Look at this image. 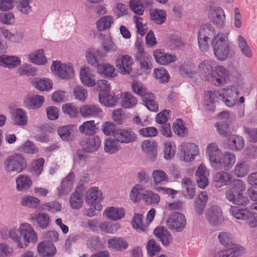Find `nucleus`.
I'll list each match as a JSON object with an SVG mask.
<instances>
[{
    "mask_svg": "<svg viewBox=\"0 0 257 257\" xmlns=\"http://www.w3.org/2000/svg\"><path fill=\"white\" fill-rule=\"evenodd\" d=\"M238 91L235 86L223 88L220 92L217 90H208L204 96L205 110L214 111L215 109L214 104L220 97L227 106L232 107L238 99Z\"/></svg>",
    "mask_w": 257,
    "mask_h": 257,
    "instance_id": "f257e3e1",
    "label": "nucleus"
},
{
    "mask_svg": "<svg viewBox=\"0 0 257 257\" xmlns=\"http://www.w3.org/2000/svg\"><path fill=\"white\" fill-rule=\"evenodd\" d=\"M206 154L209 158L212 167L216 170L223 169L229 170L235 162L236 157L234 153L225 152L222 154L216 143L208 145Z\"/></svg>",
    "mask_w": 257,
    "mask_h": 257,
    "instance_id": "f03ea898",
    "label": "nucleus"
},
{
    "mask_svg": "<svg viewBox=\"0 0 257 257\" xmlns=\"http://www.w3.org/2000/svg\"><path fill=\"white\" fill-rule=\"evenodd\" d=\"M246 188L245 184L241 180L233 181L232 187L226 191V198L236 205L245 206L249 203L248 199L242 195Z\"/></svg>",
    "mask_w": 257,
    "mask_h": 257,
    "instance_id": "7ed1b4c3",
    "label": "nucleus"
},
{
    "mask_svg": "<svg viewBox=\"0 0 257 257\" xmlns=\"http://www.w3.org/2000/svg\"><path fill=\"white\" fill-rule=\"evenodd\" d=\"M212 45L214 54L216 59L220 61L225 60L230 51V45L225 40L224 34L218 33L216 36H214Z\"/></svg>",
    "mask_w": 257,
    "mask_h": 257,
    "instance_id": "20e7f679",
    "label": "nucleus"
},
{
    "mask_svg": "<svg viewBox=\"0 0 257 257\" xmlns=\"http://www.w3.org/2000/svg\"><path fill=\"white\" fill-rule=\"evenodd\" d=\"M27 167L26 160L19 153H15L8 156L4 161V168L6 171L19 174Z\"/></svg>",
    "mask_w": 257,
    "mask_h": 257,
    "instance_id": "39448f33",
    "label": "nucleus"
},
{
    "mask_svg": "<svg viewBox=\"0 0 257 257\" xmlns=\"http://www.w3.org/2000/svg\"><path fill=\"white\" fill-rule=\"evenodd\" d=\"M81 150H77V156L79 160H85V153H93L96 152L100 147L101 141L99 138L96 136L82 139L80 141Z\"/></svg>",
    "mask_w": 257,
    "mask_h": 257,
    "instance_id": "423d86ee",
    "label": "nucleus"
},
{
    "mask_svg": "<svg viewBox=\"0 0 257 257\" xmlns=\"http://www.w3.org/2000/svg\"><path fill=\"white\" fill-rule=\"evenodd\" d=\"M107 136L112 135L116 141L120 143H130L137 139L136 134L132 130H102Z\"/></svg>",
    "mask_w": 257,
    "mask_h": 257,
    "instance_id": "0eeeda50",
    "label": "nucleus"
},
{
    "mask_svg": "<svg viewBox=\"0 0 257 257\" xmlns=\"http://www.w3.org/2000/svg\"><path fill=\"white\" fill-rule=\"evenodd\" d=\"M52 72L62 79H67L73 76L74 69L71 64H66L59 61H53L51 67Z\"/></svg>",
    "mask_w": 257,
    "mask_h": 257,
    "instance_id": "6e6552de",
    "label": "nucleus"
},
{
    "mask_svg": "<svg viewBox=\"0 0 257 257\" xmlns=\"http://www.w3.org/2000/svg\"><path fill=\"white\" fill-rule=\"evenodd\" d=\"M85 199L86 203L91 206L94 205L97 210L102 209V207L99 202L103 200L102 193L98 187L90 188L86 193Z\"/></svg>",
    "mask_w": 257,
    "mask_h": 257,
    "instance_id": "1a4fd4ad",
    "label": "nucleus"
},
{
    "mask_svg": "<svg viewBox=\"0 0 257 257\" xmlns=\"http://www.w3.org/2000/svg\"><path fill=\"white\" fill-rule=\"evenodd\" d=\"M167 223L170 229L181 232L186 225L185 216L181 213L173 212L168 219Z\"/></svg>",
    "mask_w": 257,
    "mask_h": 257,
    "instance_id": "9d476101",
    "label": "nucleus"
},
{
    "mask_svg": "<svg viewBox=\"0 0 257 257\" xmlns=\"http://www.w3.org/2000/svg\"><path fill=\"white\" fill-rule=\"evenodd\" d=\"M136 62L139 64L142 72L147 73L152 67V57L145 53L141 45L138 47V51L135 55Z\"/></svg>",
    "mask_w": 257,
    "mask_h": 257,
    "instance_id": "9b49d317",
    "label": "nucleus"
},
{
    "mask_svg": "<svg viewBox=\"0 0 257 257\" xmlns=\"http://www.w3.org/2000/svg\"><path fill=\"white\" fill-rule=\"evenodd\" d=\"M180 156L185 162H190L194 159V156L198 155L199 148L194 143H182L180 147Z\"/></svg>",
    "mask_w": 257,
    "mask_h": 257,
    "instance_id": "f8f14e48",
    "label": "nucleus"
},
{
    "mask_svg": "<svg viewBox=\"0 0 257 257\" xmlns=\"http://www.w3.org/2000/svg\"><path fill=\"white\" fill-rule=\"evenodd\" d=\"M206 218L212 225L217 226L221 222L223 217L221 208L216 205H212L206 211Z\"/></svg>",
    "mask_w": 257,
    "mask_h": 257,
    "instance_id": "ddd939ff",
    "label": "nucleus"
},
{
    "mask_svg": "<svg viewBox=\"0 0 257 257\" xmlns=\"http://www.w3.org/2000/svg\"><path fill=\"white\" fill-rule=\"evenodd\" d=\"M29 220L34 226L41 229L47 228L50 224L49 215L46 213L39 212L32 214Z\"/></svg>",
    "mask_w": 257,
    "mask_h": 257,
    "instance_id": "4468645a",
    "label": "nucleus"
},
{
    "mask_svg": "<svg viewBox=\"0 0 257 257\" xmlns=\"http://www.w3.org/2000/svg\"><path fill=\"white\" fill-rule=\"evenodd\" d=\"M20 229L26 244L37 241V234L31 224L27 223L22 224L20 226Z\"/></svg>",
    "mask_w": 257,
    "mask_h": 257,
    "instance_id": "2eb2a0df",
    "label": "nucleus"
},
{
    "mask_svg": "<svg viewBox=\"0 0 257 257\" xmlns=\"http://www.w3.org/2000/svg\"><path fill=\"white\" fill-rule=\"evenodd\" d=\"M102 109L97 105H82L79 108V113L83 117H96L101 115Z\"/></svg>",
    "mask_w": 257,
    "mask_h": 257,
    "instance_id": "dca6fc26",
    "label": "nucleus"
},
{
    "mask_svg": "<svg viewBox=\"0 0 257 257\" xmlns=\"http://www.w3.org/2000/svg\"><path fill=\"white\" fill-rule=\"evenodd\" d=\"M75 180V174L73 172H70L61 182V186L57 189L60 196L65 195L68 194L73 188Z\"/></svg>",
    "mask_w": 257,
    "mask_h": 257,
    "instance_id": "f3484780",
    "label": "nucleus"
},
{
    "mask_svg": "<svg viewBox=\"0 0 257 257\" xmlns=\"http://www.w3.org/2000/svg\"><path fill=\"white\" fill-rule=\"evenodd\" d=\"M133 61L132 58L127 55L122 56L116 60L115 64L119 73L123 74H130L132 71L131 66Z\"/></svg>",
    "mask_w": 257,
    "mask_h": 257,
    "instance_id": "a211bd4d",
    "label": "nucleus"
},
{
    "mask_svg": "<svg viewBox=\"0 0 257 257\" xmlns=\"http://www.w3.org/2000/svg\"><path fill=\"white\" fill-rule=\"evenodd\" d=\"M232 181L231 175L227 172L221 171L216 173L213 177V183L216 188L230 184Z\"/></svg>",
    "mask_w": 257,
    "mask_h": 257,
    "instance_id": "6ab92c4d",
    "label": "nucleus"
},
{
    "mask_svg": "<svg viewBox=\"0 0 257 257\" xmlns=\"http://www.w3.org/2000/svg\"><path fill=\"white\" fill-rule=\"evenodd\" d=\"M209 173L206 168L201 164L198 168L196 173V181L198 186L201 188H204L208 185Z\"/></svg>",
    "mask_w": 257,
    "mask_h": 257,
    "instance_id": "aec40b11",
    "label": "nucleus"
},
{
    "mask_svg": "<svg viewBox=\"0 0 257 257\" xmlns=\"http://www.w3.org/2000/svg\"><path fill=\"white\" fill-rule=\"evenodd\" d=\"M142 149L151 162L156 160L157 157V145L153 141H144L142 144Z\"/></svg>",
    "mask_w": 257,
    "mask_h": 257,
    "instance_id": "412c9836",
    "label": "nucleus"
},
{
    "mask_svg": "<svg viewBox=\"0 0 257 257\" xmlns=\"http://www.w3.org/2000/svg\"><path fill=\"white\" fill-rule=\"evenodd\" d=\"M37 249L39 254L43 257H52L56 251V247L51 241H44L40 243Z\"/></svg>",
    "mask_w": 257,
    "mask_h": 257,
    "instance_id": "4be33fe9",
    "label": "nucleus"
},
{
    "mask_svg": "<svg viewBox=\"0 0 257 257\" xmlns=\"http://www.w3.org/2000/svg\"><path fill=\"white\" fill-rule=\"evenodd\" d=\"M227 75L228 72L225 67L222 66H218L215 68L211 82L215 86L222 85L225 82Z\"/></svg>",
    "mask_w": 257,
    "mask_h": 257,
    "instance_id": "5701e85b",
    "label": "nucleus"
},
{
    "mask_svg": "<svg viewBox=\"0 0 257 257\" xmlns=\"http://www.w3.org/2000/svg\"><path fill=\"white\" fill-rule=\"evenodd\" d=\"M207 200L208 194L205 191L201 192L195 199L194 210L197 215L203 214Z\"/></svg>",
    "mask_w": 257,
    "mask_h": 257,
    "instance_id": "b1692460",
    "label": "nucleus"
},
{
    "mask_svg": "<svg viewBox=\"0 0 257 257\" xmlns=\"http://www.w3.org/2000/svg\"><path fill=\"white\" fill-rule=\"evenodd\" d=\"M21 63L20 58L15 56L2 55L0 56V66L12 69L18 66Z\"/></svg>",
    "mask_w": 257,
    "mask_h": 257,
    "instance_id": "393cba45",
    "label": "nucleus"
},
{
    "mask_svg": "<svg viewBox=\"0 0 257 257\" xmlns=\"http://www.w3.org/2000/svg\"><path fill=\"white\" fill-rule=\"evenodd\" d=\"M153 56L156 61L162 65L169 64L175 62L176 60V56L175 55L164 53L158 50L154 52Z\"/></svg>",
    "mask_w": 257,
    "mask_h": 257,
    "instance_id": "a878e982",
    "label": "nucleus"
},
{
    "mask_svg": "<svg viewBox=\"0 0 257 257\" xmlns=\"http://www.w3.org/2000/svg\"><path fill=\"white\" fill-rule=\"evenodd\" d=\"M79 76L81 83L83 85L88 87L95 85V82L94 76L91 72L89 68L87 67H82L80 70Z\"/></svg>",
    "mask_w": 257,
    "mask_h": 257,
    "instance_id": "bb28decb",
    "label": "nucleus"
},
{
    "mask_svg": "<svg viewBox=\"0 0 257 257\" xmlns=\"http://www.w3.org/2000/svg\"><path fill=\"white\" fill-rule=\"evenodd\" d=\"M12 119L16 125L23 126L28 122V117L26 112L22 108H18L12 112Z\"/></svg>",
    "mask_w": 257,
    "mask_h": 257,
    "instance_id": "cd10ccee",
    "label": "nucleus"
},
{
    "mask_svg": "<svg viewBox=\"0 0 257 257\" xmlns=\"http://www.w3.org/2000/svg\"><path fill=\"white\" fill-rule=\"evenodd\" d=\"M45 101L43 96L33 95L26 99L24 103L27 107L30 109H37L41 107Z\"/></svg>",
    "mask_w": 257,
    "mask_h": 257,
    "instance_id": "c85d7f7f",
    "label": "nucleus"
},
{
    "mask_svg": "<svg viewBox=\"0 0 257 257\" xmlns=\"http://www.w3.org/2000/svg\"><path fill=\"white\" fill-rule=\"evenodd\" d=\"M244 140L240 136L232 135L228 139L227 145L230 150L240 151L244 147Z\"/></svg>",
    "mask_w": 257,
    "mask_h": 257,
    "instance_id": "c756f323",
    "label": "nucleus"
},
{
    "mask_svg": "<svg viewBox=\"0 0 257 257\" xmlns=\"http://www.w3.org/2000/svg\"><path fill=\"white\" fill-rule=\"evenodd\" d=\"M104 56L105 55L98 50L89 49L86 52V57L88 63L94 67H97L100 63V58Z\"/></svg>",
    "mask_w": 257,
    "mask_h": 257,
    "instance_id": "7c9ffc66",
    "label": "nucleus"
},
{
    "mask_svg": "<svg viewBox=\"0 0 257 257\" xmlns=\"http://www.w3.org/2000/svg\"><path fill=\"white\" fill-rule=\"evenodd\" d=\"M104 214L109 219L118 220L124 216L125 212L122 208L109 207L105 209Z\"/></svg>",
    "mask_w": 257,
    "mask_h": 257,
    "instance_id": "2f4dec72",
    "label": "nucleus"
},
{
    "mask_svg": "<svg viewBox=\"0 0 257 257\" xmlns=\"http://www.w3.org/2000/svg\"><path fill=\"white\" fill-rule=\"evenodd\" d=\"M141 96L142 98L143 103L149 110L154 112L158 110V106L154 100V96L153 93L145 91Z\"/></svg>",
    "mask_w": 257,
    "mask_h": 257,
    "instance_id": "473e14b6",
    "label": "nucleus"
},
{
    "mask_svg": "<svg viewBox=\"0 0 257 257\" xmlns=\"http://www.w3.org/2000/svg\"><path fill=\"white\" fill-rule=\"evenodd\" d=\"M83 194L79 189H76L74 192L71 194L69 198V203L71 207L73 209H79L83 204Z\"/></svg>",
    "mask_w": 257,
    "mask_h": 257,
    "instance_id": "72a5a7b5",
    "label": "nucleus"
},
{
    "mask_svg": "<svg viewBox=\"0 0 257 257\" xmlns=\"http://www.w3.org/2000/svg\"><path fill=\"white\" fill-rule=\"evenodd\" d=\"M108 245L109 247L121 251L125 250L128 246V244L126 240L117 237H114L109 239Z\"/></svg>",
    "mask_w": 257,
    "mask_h": 257,
    "instance_id": "f704fd0d",
    "label": "nucleus"
},
{
    "mask_svg": "<svg viewBox=\"0 0 257 257\" xmlns=\"http://www.w3.org/2000/svg\"><path fill=\"white\" fill-rule=\"evenodd\" d=\"M150 19L156 24L162 25L166 20V12L162 10L154 9L150 12Z\"/></svg>",
    "mask_w": 257,
    "mask_h": 257,
    "instance_id": "c9c22d12",
    "label": "nucleus"
},
{
    "mask_svg": "<svg viewBox=\"0 0 257 257\" xmlns=\"http://www.w3.org/2000/svg\"><path fill=\"white\" fill-rule=\"evenodd\" d=\"M33 85L38 90L44 91L52 88V81L49 79H36L32 81Z\"/></svg>",
    "mask_w": 257,
    "mask_h": 257,
    "instance_id": "e433bc0d",
    "label": "nucleus"
},
{
    "mask_svg": "<svg viewBox=\"0 0 257 257\" xmlns=\"http://www.w3.org/2000/svg\"><path fill=\"white\" fill-rule=\"evenodd\" d=\"M143 199L147 205H155L158 204L160 197L152 191L146 190L143 195Z\"/></svg>",
    "mask_w": 257,
    "mask_h": 257,
    "instance_id": "4c0bfd02",
    "label": "nucleus"
},
{
    "mask_svg": "<svg viewBox=\"0 0 257 257\" xmlns=\"http://www.w3.org/2000/svg\"><path fill=\"white\" fill-rule=\"evenodd\" d=\"M182 187L185 190L184 195L187 199H192L194 196L195 188L191 180L188 178H185L182 180Z\"/></svg>",
    "mask_w": 257,
    "mask_h": 257,
    "instance_id": "58836bf2",
    "label": "nucleus"
},
{
    "mask_svg": "<svg viewBox=\"0 0 257 257\" xmlns=\"http://www.w3.org/2000/svg\"><path fill=\"white\" fill-rule=\"evenodd\" d=\"M17 189L18 191H24L29 189L32 184L30 178L24 175H19L16 179Z\"/></svg>",
    "mask_w": 257,
    "mask_h": 257,
    "instance_id": "ea45409f",
    "label": "nucleus"
},
{
    "mask_svg": "<svg viewBox=\"0 0 257 257\" xmlns=\"http://www.w3.org/2000/svg\"><path fill=\"white\" fill-rule=\"evenodd\" d=\"M29 58L31 62L38 65H44L47 62L44 51L42 49L38 50L30 54Z\"/></svg>",
    "mask_w": 257,
    "mask_h": 257,
    "instance_id": "a19ab883",
    "label": "nucleus"
},
{
    "mask_svg": "<svg viewBox=\"0 0 257 257\" xmlns=\"http://www.w3.org/2000/svg\"><path fill=\"white\" fill-rule=\"evenodd\" d=\"M116 140L111 138L107 139L104 142V150L105 153L113 154L116 153L119 149L120 146Z\"/></svg>",
    "mask_w": 257,
    "mask_h": 257,
    "instance_id": "79ce46f5",
    "label": "nucleus"
},
{
    "mask_svg": "<svg viewBox=\"0 0 257 257\" xmlns=\"http://www.w3.org/2000/svg\"><path fill=\"white\" fill-rule=\"evenodd\" d=\"M154 182L155 185H164L169 181L168 176L166 173L162 170H156L152 174Z\"/></svg>",
    "mask_w": 257,
    "mask_h": 257,
    "instance_id": "37998d69",
    "label": "nucleus"
},
{
    "mask_svg": "<svg viewBox=\"0 0 257 257\" xmlns=\"http://www.w3.org/2000/svg\"><path fill=\"white\" fill-rule=\"evenodd\" d=\"M97 72L105 78H112L114 76L115 68L109 64H100L97 66Z\"/></svg>",
    "mask_w": 257,
    "mask_h": 257,
    "instance_id": "c03bdc74",
    "label": "nucleus"
},
{
    "mask_svg": "<svg viewBox=\"0 0 257 257\" xmlns=\"http://www.w3.org/2000/svg\"><path fill=\"white\" fill-rule=\"evenodd\" d=\"M214 15L213 23L217 27L223 28L225 23V16L223 10L220 7H217L214 10Z\"/></svg>",
    "mask_w": 257,
    "mask_h": 257,
    "instance_id": "a18cd8bd",
    "label": "nucleus"
},
{
    "mask_svg": "<svg viewBox=\"0 0 257 257\" xmlns=\"http://www.w3.org/2000/svg\"><path fill=\"white\" fill-rule=\"evenodd\" d=\"M143 215L136 213L134 216L132 224L135 229L145 232L148 231V225L143 223Z\"/></svg>",
    "mask_w": 257,
    "mask_h": 257,
    "instance_id": "49530a36",
    "label": "nucleus"
},
{
    "mask_svg": "<svg viewBox=\"0 0 257 257\" xmlns=\"http://www.w3.org/2000/svg\"><path fill=\"white\" fill-rule=\"evenodd\" d=\"M116 96L112 94H106L103 95L99 94V100L101 104L106 106L111 107L114 106L117 101Z\"/></svg>",
    "mask_w": 257,
    "mask_h": 257,
    "instance_id": "de8ad7c7",
    "label": "nucleus"
},
{
    "mask_svg": "<svg viewBox=\"0 0 257 257\" xmlns=\"http://www.w3.org/2000/svg\"><path fill=\"white\" fill-rule=\"evenodd\" d=\"M113 23V18L111 16H106L99 19L97 23V28L99 31H103L109 28Z\"/></svg>",
    "mask_w": 257,
    "mask_h": 257,
    "instance_id": "09e8293b",
    "label": "nucleus"
},
{
    "mask_svg": "<svg viewBox=\"0 0 257 257\" xmlns=\"http://www.w3.org/2000/svg\"><path fill=\"white\" fill-rule=\"evenodd\" d=\"M215 35V29L210 24L203 25L200 28L198 36L202 38L209 39Z\"/></svg>",
    "mask_w": 257,
    "mask_h": 257,
    "instance_id": "8fccbe9b",
    "label": "nucleus"
},
{
    "mask_svg": "<svg viewBox=\"0 0 257 257\" xmlns=\"http://www.w3.org/2000/svg\"><path fill=\"white\" fill-rule=\"evenodd\" d=\"M112 118L114 122L118 125L126 123L128 117L123 113L122 109L119 108L114 110L112 114Z\"/></svg>",
    "mask_w": 257,
    "mask_h": 257,
    "instance_id": "3c124183",
    "label": "nucleus"
},
{
    "mask_svg": "<svg viewBox=\"0 0 257 257\" xmlns=\"http://www.w3.org/2000/svg\"><path fill=\"white\" fill-rule=\"evenodd\" d=\"M238 44L242 54L247 58H251L252 57L251 50L246 40L241 35L238 37Z\"/></svg>",
    "mask_w": 257,
    "mask_h": 257,
    "instance_id": "603ef678",
    "label": "nucleus"
},
{
    "mask_svg": "<svg viewBox=\"0 0 257 257\" xmlns=\"http://www.w3.org/2000/svg\"><path fill=\"white\" fill-rule=\"evenodd\" d=\"M21 236L20 228L19 229L12 228L9 233V237L17 243L19 248H23L27 247L28 244L26 243L22 244L21 242Z\"/></svg>",
    "mask_w": 257,
    "mask_h": 257,
    "instance_id": "864d4df0",
    "label": "nucleus"
},
{
    "mask_svg": "<svg viewBox=\"0 0 257 257\" xmlns=\"http://www.w3.org/2000/svg\"><path fill=\"white\" fill-rule=\"evenodd\" d=\"M198 68L204 77H210L212 79L213 75H214V71L212 69V67L211 62L209 61H205L200 63Z\"/></svg>",
    "mask_w": 257,
    "mask_h": 257,
    "instance_id": "5fc2aeb1",
    "label": "nucleus"
},
{
    "mask_svg": "<svg viewBox=\"0 0 257 257\" xmlns=\"http://www.w3.org/2000/svg\"><path fill=\"white\" fill-rule=\"evenodd\" d=\"M248 211L246 209H240L234 206H231L229 210L230 214L234 218L243 220L245 219Z\"/></svg>",
    "mask_w": 257,
    "mask_h": 257,
    "instance_id": "6e6d98bb",
    "label": "nucleus"
},
{
    "mask_svg": "<svg viewBox=\"0 0 257 257\" xmlns=\"http://www.w3.org/2000/svg\"><path fill=\"white\" fill-rule=\"evenodd\" d=\"M62 111L65 114H67L71 118H75L78 116L79 109L73 103H68L62 105Z\"/></svg>",
    "mask_w": 257,
    "mask_h": 257,
    "instance_id": "4d7b16f0",
    "label": "nucleus"
},
{
    "mask_svg": "<svg viewBox=\"0 0 257 257\" xmlns=\"http://www.w3.org/2000/svg\"><path fill=\"white\" fill-rule=\"evenodd\" d=\"M143 190V187L140 184L136 185L132 189L130 194V198L133 202H138L140 201L141 198H143L142 193Z\"/></svg>",
    "mask_w": 257,
    "mask_h": 257,
    "instance_id": "13d9d810",
    "label": "nucleus"
},
{
    "mask_svg": "<svg viewBox=\"0 0 257 257\" xmlns=\"http://www.w3.org/2000/svg\"><path fill=\"white\" fill-rule=\"evenodd\" d=\"M40 203V200L31 196H24L21 201V204L30 208H36Z\"/></svg>",
    "mask_w": 257,
    "mask_h": 257,
    "instance_id": "bf43d9fd",
    "label": "nucleus"
},
{
    "mask_svg": "<svg viewBox=\"0 0 257 257\" xmlns=\"http://www.w3.org/2000/svg\"><path fill=\"white\" fill-rule=\"evenodd\" d=\"M240 253V247L236 246L217 253L216 257H236Z\"/></svg>",
    "mask_w": 257,
    "mask_h": 257,
    "instance_id": "052dcab7",
    "label": "nucleus"
},
{
    "mask_svg": "<svg viewBox=\"0 0 257 257\" xmlns=\"http://www.w3.org/2000/svg\"><path fill=\"white\" fill-rule=\"evenodd\" d=\"M137 103V100L132 94L125 93L122 100V106L125 108H130L135 106Z\"/></svg>",
    "mask_w": 257,
    "mask_h": 257,
    "instance_id": "680f3d73",
    "label": "nucleus"
},
{
    "mask_svg": "<svg viewBox=\"0 0 257 257\" xmlns=\"http://www.w3.org/2000/svg\"><path fill=\"white\" fill-rule=\"evenodd\" d=\"M249 166L245 162L238 163L234 168V174L239 178L244 177L248 172Z\"/></svg>",
    "mask_w": 257,
    "mask_h": 257,
    "instance_id": "e2e57ef3",
    "label": "nucleus"
},
{
    "mask_svg": "<svg viewBox=\"0 0 257 257\" xmlns=\"http://www.w3.org/2000/svg\"><path fill=\"white\" fill-rule=\"evenodd\" d=\"M73 92L75 98L81 102H84L88 96L87 90L80 85L75 86Z\"/></svg>",
    "mask_w": 257,
    "mask_h": 257,
    "instance_id": "0e129e2a",
    "label": "nucleus"
},
{
    "mask_svg": "<svg viewBox=\"0 0 257 257\" xmlns=\"http://www.w3.org/2000/svg\"><path fill=\"white\" fill-rule=\"evenodd\" d=\"M220 243L225 246L233 245V238L231 234L228 232H221L218 236Z\"/></svg>",
    "mask_w": 257,
    "mask_h": 257,
    "instance_id": "69168bd1",
    "label": "nucleus"
},
{
    "mask_svg": "<svg viewBox=\"0 0 257 257\" xmlns=\"http://www.w3.org/2000/svg\"><path fill=\"white\" fill-rule=\"evenodd\" d=\"M148 254L149 256H153L159 254L161 247L154 239L150 240L146 246Z\"/></svg>",
    "mask_w": 257,
    "mask_h": 257,
    "instance_id": "338daca9",
    "label": "nucleus"
},
{
    "mask_svg": "<svg viewBox=\"0 0 257 257\" xmlns=\"http://www.w3.org/2000/svg\"><path fill=\"white\" fill-rule=\"evenodd\" d=\"M155 78L159 79L161 82H168L169 79V74L167 71L162 67L155 68L154 70Z\"/></svg>",
    "mask_w": 257,
    "mask_h": 257,
    "instance_id": "774afa93",
    "label": "nucleus"
}]
</instances>
